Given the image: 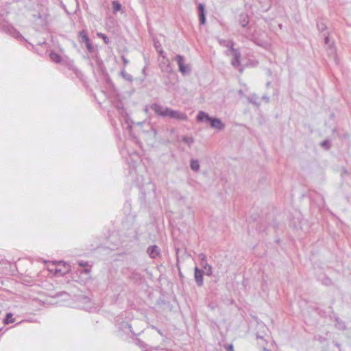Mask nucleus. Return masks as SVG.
<instances>
[{"instance_id":"1","label":"nucleus","mask_w":351,"mask_h":351,"mask_svg":"<svg viewBox=\"0 0 351 351\" xmlns=\"http://www.w3.org/2000/svg\"><path fill=\"white\" fill-rule=\"evenodd\" d=\"M198 122L209 123L213 128L222 130L225 128L224 123L219 118H213L204 111H199L197 115Z\"/></svg>"},{"instance_id":"2","label":"nucleus","mask_w":351,"mask_h":351,"mask_svg":"<svg viewBox=\"0 0 351 351\" xmlns=\"http://www.w3.org/2000/svg\"><path fill=\"white\" fill-rule=\"evenodd\" d=\"M0 30L14 38H23L21 34L10 23L6 21L2 14L0 15Z\"/></svg>"},{"instance_id":"3","label":"nucleus","mask_w":351,"mask_h":351,"mask_svg":"<svg viewBox=\"0 0 351 351\" xmlns=\"http://www.w3.org/2000/svg\"><path fill=\"white\" fill-rule=\"evenodd\" d=\"M23 38H18V40H24L27 43L28 46L27 47L30 49L29 47H32V49H35L36 53L40 55V56H44L46 55L49 56V53L51 50H49V44L47 43L45 41L38 43L36 46L32 45V43H29L27 40L25 39V38L22 36Z\"/></svg>"},{"instance_id":"4","label":"nucleus","mask_w":351,"mask_h":351,"mask_svg":"<svg viewBox=\"0 0 351 351\" xmlns=\"http://www.w3.org/2000/svg\"><path fill=\"white\" fill-rule=\"evenodd\" d=\"M77 38L79 43L82 45H84L88 54H93L95 51V47H93V43L86 30H82L79 32Z\"/></svg>"},{"instance_id":"5","label":"nucleus","mask_w":351,"mask_h":351,"mask_svg":"<svg viewBox=\"0 0 351 351\" xmlns=\"http://www.w3.org/2000/svg\"><path fill=\"white\" fill-rule=\"evenodd\" d=\"M150 108L155 112L156 115L162 117H167L168 112L167 110L169 109V108L163 107L162 106L158 103L152 104L150 106Z\"/></svg>"},{"instance_id":"6","label":"nucleus","mask_w":351,"mask_h":351,"mask_svg":"<svg viewBox=\"0 0 351 351\" xmlns=\"http://www.w3.org/2000/svg\"><path fill=\"white\" fill-rule=\"evenodd\" d=\"M168 112L167 117L175 119L179 121H186L188 119L187 115L182 112L175 110L169 108L167 110Z\"/></svg>"},{"instance_id":"7","label":"nucleus","mask_w":351,"mask_h":351,"mask_svg":"<svg viewBox=\"0 0 351 351\" xmlns=\"http://www.w3.org/2000/svg\"><path fill=\"white\" fill-rule=\"evenodd\" d=\"M175 60L177 62L179 71L182 74L185 75L191 71L189 66H186L184 63V57L181 55H177L175 57Z\"/></svg>"},{"instance_id":"8","label":"nucleus","mask_w":351,"mask_h":351,"mask_svg":"<svg viewBox=\"0 0 351 351\" xmlns=\"http://www.w3.org/2000/svg\"><path fill=\"white\" fill-rule=\"evenodd\" d=\"M67 69L72 71L77 78L82 80L83 73L75 66L73 60L67 61Z\"/></svg>"},{"instance_id":"9","label":"nucleus","mask_w":351,"mask_h":351,"mask_svg":"<svg viewBox=\"0 0 351 351\" xmlns=\"http://www.w3.org/2000/svg\"><path fill=\"white\" fill-rule=\"evenodd\" d=\"M232 53V55L233 56V58L231 61V64L234 68H238L241 66V52L240 51L237 49L236 50H233Z\"/></svg>"},{"instance_id":"10","label":"nucleus","mask_w":351,"mask_h":351,"mask_svg":"<svg viewBox=\"0 0 351 351\" xmlns=\"http://www.w3.org/2000/svg\"><path fill=\"white\" fill-rule=\"evenodd\" d=\"M194 278L197 285L202 287L203 285V274L202 271L197 267H195L194 269Z\"/></svg>"},{"instance_id":"11","label":"nucleus","mask_w":351,"mask_h":351,"mask_svg":"<svg viewBox=\"0 0 351 351\" xmlns=\"http://www.w3.org/2000/svg\"><path fill=\"white\" fill-rule=\"evenodd\" d=\"M160 250L158 246L154 245L147 248V252L152 258H156L160 254Z\"/></svg>"},{"instance_id":"12","label":"nucleus","mask_w":351,"mask_h":351,"mask_svg":"<svg viewBox=\"0 0 351 351\" xmlns=\"http://www.w3.org/2000/svg\"><path fill=\"white\" fill-rule=\"evenodd\" d=\"M199 18L200 25H204L206 23V13L204 5L202 3L198 5Z\"/></svg>"},{"instance_id":"13","label":"nucleus","mask_w":351,"mask_h":351,"mask_svg":"<svg viewBox=\"0 0 351 351\" xmlns=\"http://www.w3.org/2000/svg\"><path fill=\"white\" fill-rule=\"evenodd\" d=\"M324 43L327 46V50L328 51V53L331 55H334L335 53V48L334 46V43L330 42L328 36H325Z\"/></svg>"},{"instance_id":"14","label":"nucleus","mask_w":351,"mask_h":351,"mask_svg":"<svg viewBox=\"0 0 351 351\" xmlns=\"http://www.w3.org/2000/svg\"><path fill=\"white\" fill-rule=\"evenodd\" d=\"M219 44L223 46L228 48V49L232 52L233 50H236L237 49L234 48V42L232 40H226L223 39H221L219 40Z\"/></svg>"},{"instance_id":"15","label":"nucleus","mask_w":351,"mask_h":351,"mask_svg":"<svg viewBox=\"0 0 351 351\" xmlns=\"http://www.w3.org/2000/svg\"><path fill=\"white\" fill-rule=\"evenodd\" d=\"M49 56L51 59V60L56 63H60L62 61V57L61 56L53 50L50 51L49 53Z\"/></svg>"},{"instance_id":"16","label":"nucleus","mask_w":351,"mask_h":351,"mask_svg":"<svg viewBox=\"0 0 351 351\" xmlns=\"http://www.w3.org/2000/svg\"><path fill=\"white\" fill-rule=\"evenodd\" d=\"M247 99L250 103L254 104L257 107H258L261 105V103L259 101V97L255 94H253L251 96H250Z\"/></svg>"},{"instance_id":"17","label":"nucleus","mask_w":351,"mask_h":351,"mask_svg":"<svg viewBox=\"0 0 351 351\" xmlns=\"http://www.w3.org/2000/svg\"><path fill=\"white\" fill-rule=\"evenodd\" d=\"M335 328L339 330H344L346 329L345 323L342 320H341L339 317H335Z\"/></svg>"},{"instance_id":"18","label":"nucleus","mask_w":351,"mask_h":351,"mask_svg":"<svg viewBox=\"0 0 351 351\" xmlns=\"http://www.w3.org/2000/svg\"><path fill=\"white\" fill-rule=\"evenodd\" d=\"M15 321V319L13 318V314L12 313H6V315L3 319V323L5 324H9L14 323Z\"/></svg>"},{"instance_id":"19","label":"nucleus","mask_w":351,"mask_h":351,"mask_svg":"<svg viewBox=\"0 0 351 351\" xmlns=\"http://www.w3.org/2000/svg\"><path fill=\"white\" fill-rule=\"evenodd\" d=\"M121 77H122L123 79H125V80L126 81H128V82H132V81H133V77H132L130 74H129V73H128L126 72V71H125V68H123V69L121 70Z\"/></svg>"},{"instance_id":"20","label":"nucleus","mask_w":351,"mask_h":351,"mask_svg":"<svg viewBox=\"0 0 351 351\" xmlns=\"http://www.w3.org/2000/svg\"><path fill=\"white\" fill-rule=\"evenodd\" d=\"M190 167L193 171H197L199 169V161L197 160H191Z\"/></svg>"},{"instance_id":"21","label":"nucleus","mask_w":351,"mask_h":351,"mask_svg":"<svg viewBox=\"0 0 351 351\" xmlns=\"http://www.w3.org/2000/svg\"><path fill=\"white\" fill-rule=\"evenodd\" d=\"M164 64H166L165 68H162V71L163 72H166L168 73H170L173 71V69L171 66V64L169 62V60L168 59L166 60V61L164 62Z\"/></svg>"},{"instance_id":"22","label":"nucleus","mask_w":351,"mask_h":351,"mask_svg":"<svg viewBox=\"0 0 351 351\" xmlns=\"http://www.w3.org/2000/svg\"><path fill=\"white\" fill-rule=\"evenodd\" d=\"M113 12L114 13L119 12L121 9V4L118 1H113L112 3Z\"/></svg>"},{"instance_id":"23","label":"nucleus","mask_w":351,"mask_h":351,"mask_svg":"<svg viewBox=\"0 0 351 351\" xmlns=\"http://www.w3.org/2000/svg\"><path fill=\"white\" fill-rule=\"evenodd\" d=\"M202 267L206 270V275H207L208 276L212 275L213 269H212V267L210 265H208L207 263H205V264L203 265Z\"/></svg>"},{"instance_id":"24","label":"nucleus","mask_w":351,"mask_h":351,"mask_svg":"<svg viewBox=\"0 0 351 351\" xmlns=\"http://www.w3.org/2000/svg\"><path fill=\"white\" fill-rule=\"evenodd\" d=\"M317 27L319 32H324L326 29V25L323 21H318L317 23Z\"/></svg>"},{"instance_id":"25","label":"nucleus","mask_w":351,"mask_h":351,"mask_svg":"<svg viewBox=\"0 0 351 351\" xmlns=\"http://www.w3.org/2000/svg\"><path fill=\"white\" fill-rule=\"evenodd\" d=\"M182 141L188 145H191L194 142L193 137L183 136Z\"/></svg>"},{"instance_id":"26","label":"nucleus","mask_w":351,"mask_h":351,"mask_svg":"<svg viewBox=\"0 0 351 351\" xmlns=\"http://www.w3.org/2000/svg\"><path fill=\"white\" fill-rule=\"evenodd\" d=\"M98 37L103 39L105 44H108L110 43V40L104 34L102 33H97V34Z\"/></svg>"},{"instance_id":"27","label":"nucleus","mask_w":351,"mask_h":351,"mask_svg":"<svg viewBox=\"0 0 351 351\" xmlns=\"http://www.w3.org/2000/svg\"><path fill=\"white\" fill-rule=\"evenodd\" d=\"M199 258H200V261H201V265L202 266L203 265L205 264V263H206V256L204 254H202L201 253L199 255Z\"/></svg>"},{"instance_id":"28","label":"nucleus","mask_w":351,"mask_h":351,"mask_svg":"<svg viewBox=\"0 0 351 351\" xmlns=\"http://www.w3.org/2000/svg\"><path fill=\"white\" fill-rule=\"evenodd\" d=\"M136 343L141 348H145V343L139 339H136Z\"/></svg>"},{"instance_id":"29","label":"nucleus","mask_w":351,"mask_h":351,"mask_svg":"<svg viewBox=\"0 0 351 351\" xmlns=\"http://www.w3.org/2000/svg\"><path fill=\"white\" fill-rule=\"evenodd\" d=\"M121 59H122L123 64H124L123 68H125L126 66V65L129 64V60L124 56H122Z\"/></svg>"},{"instance_id":"30","label":"nucleus","mask_w":351,"mask_h":351,"mask_svg":"<svg viewBox=\"0 0 351 351\" xmlns=\"http://www.w3.org/2000/svg\"><path fill=\"white\" fill-rule=\"evenodd\" d=\"M262 99L265 101V103H269V97L267 95H263Z\"/></svg>"},{"instance_id":"31","label":"nucleus","mask_w":351,"mask_h":351,"mask_svg":"<svg viewBox=\"0 0 351 351\" xmlns=\"http://www.w3.org/2000/svg\"><path fill=\"white\" fill-rule=\"evenodd\" d=\"M79 265L82 267H87L88 265V262H84V261H81V262H79Z\"/></svg>"},{"instance_id":"32","label":"nucleus","mask_w":351,"mask_h":351,"mask_svg":"<svg viewBox=\"0 0 351 351\" xmlns=\"http://www.w3.org/2000/svg\"><path fill=\"white\" fill-rule=\"evenodd\" d=\"M81 299L82 300L83 302H88L89 301V299L88 297H85V296H81Z\"/></svg>"},{"instance_id":"33","label":"nucleus","mask_w":351,"mask_h":351,"mask_svg":"<svg viewBox=\"0 0 351 351\" xmlns=\"http://www.w3.org/2000/svg\"><path fill=\"white\" fill-rule=\"evenodd\" d=\"M266 73H267V74L269 76H271V75H272V72H271V69H267Z\"/></svg>"},{"instance_id":"34","label":"nucleus","mask_w":351,"mask_h":351,"mask_svg":"<svg viewBox=\"0 0 351 351\" xmlns=\"http://www.w3.org/2000/svg\"><path fill=\"white\" fill-rule=\"evenodd\" d=\"M84 271L86 274H89L90 272V269L89 268H84Z\"/></svg>"},{"instance_id":"35","label":"nucleus","mask_w":351,"mask_h":351,"mask_svg":"<svg viewBox=\"0 0 351 351\" xmlns=\"http://www.w3.org/2000/svg\"><path fill=\"white\" fill-rule=\"evenodd\" d=\"M125 326H127V327L130 329V332H132V330H131L132 326H131V325H130V324H128V323H125Z\"/></svg>"},{"instance_id":"36","label":"nucleus","mask_w":351,"mask_h":351,"mask_svg":"<svg viewBox=\"0 0 351 351\" xmlns=\"http://www.w3.org/2000/svg\"><path fill=\"white\" fill-rule=\"evenodd\" d=\"M328 144V142L327 141H324L322 143V146H327Z\"/></svg>"},{"instance_id":"37","label":"nucleus","mask_w":351,"mask_h":351,"mask_svg":"<svg viewBox=\"0 0 351 351\" xmlns=\"http://www.w3.org/2000/svg\"><path fill=\"white\" fill-rule=\"evenodd\" d=\"M63 293H64V291H63V292H58V293H57L55 295V296H56V297H59V296L62 295Z\"/></svg>"},{"instance_id":"38","label":"nucleus","mask_w":351,"mask_h":351,"mask_svg":"<svg viewBox=\"0 0 351 351\" xmlns=\"http://www.w3.org/2000/svg\"><path fill=\"white\" fill-rule=\"evenodd\" d=\"M247 23H248V21H243L242 22V26H243V27H245V26H246V25H247Z\"/></svg>"},{"instance_id":"39","label":"nucleus","mask_w":351,"mask_h":351,"mask_svg":"<svg viewBox=\"0 0 351 351\" xmlns=\"http://www.w3.org/2000/svg\"><path fill=\"white\" fill-rule=\"evenodd\" d=\"M228 348L230 351H233V346L232 344L229 345Z\"/></svg>"},{"instance_id":"40","label":"nucleus","mask_w":351,"mask_h":351,"mask_svg":"<svg viewBox=\"0 0 351 351\" xmlns=\"http://www.w3.org/2000/svg\"><path fill=\"white\" fill-rule=\"evenodd\" d=\"M157 51L159 52V53H160L161 56H162V54L164 53V51H163L162 49H160V50L158 49V50H157Z\"/></svg>"},{"instance_id":"41","label":"nucleus","mask_w":351,"mask_h":351,"mask_svg":"<svg viewBox=\"0 0 351 351\" xmlns=\"http://www.w3.org/2000/svg\"><path fill=\"white\" fill-rule=\"evenodd\" d=\"M144 110H145V113H146V114H147V113L149 112V108H148V107H147V106H146Z\"/></svg>"},{"instance_id":"42","label":"nucleus","mask_w":351,"mask_h":351,"mask_svg":"<svg viewBox=\"0 0 351 351\" xmlns=\"http://www.w3.org/2000/svg\"><path fill=\"white\" fill-rule=\"evenodd\" d=\"M62 8L66 11V6L63 3H62Z\"/></svg>"},{"instance_id":"43","label":"nucleus","mask_w":351,"mask_h":351,"mask_svg":"<svg viewBox=\"0 0 351 351\" xmlns=\"http://www.w3.org/2000/svg\"><path fill=\"white\" fill-rule=\"evenodd\" d=\"M60 263H62L63 266H66V261H60Z\"/></svg>"},{"instance_id":"44","label":"nucleus","mask_w":351,"mask_h":351,"mask_svg":"<svg viewBox=\"0 0 351 351\" xmlns=\"http://www.w3.org/2000/svg\"><path fill=\"white\" fill-rule=\"evenodd\" d=\"M271 85V82H267L266 84V86L268 88Z\"/></svg>"},{"instance_id":"45","label":"nucleus","mask_w":351,"mask_h":351,"mask_svg":"<svg viewBox=\"0 0 351 351\" xmlns=\"http://www.w3.org/2000/svg\"><path fill=\"white\" fill-rule=\"evenodd\" d=\"M155 47L156 48L157 50H158L159 45H157L156 43H155Z\"/></svg>"},{"instance_id":"46","label":"nucleus","mask_w":351,"mask_h":351,"mask_svg":"<svg viewBox=\"0 0 351 351\" xmlns=\"http://www.w3.org/2000/svg\"><path fill=\"white\" fill-rule=\"evenodd\" d=\"M263 351H269V350L268 349H267V348H264L263 349Z\"/></svg>"},{"instance_id":"47","label":"nucleus","mask_w":351,"mask_h":351,"mask_svg":"<svg viewBox=\"0 0 351 351\" xmlns=\"http://www.w3.org/2000/svg\"><path fill=\"white\" fill-rule=\"evenodd\" d=\"M239 71H240L241 73V72H243V69H241H241H239Z\"/></svg>"},{"instance_id":"48","label":"nucleus","mask_w":351,"mask_h":351,"mask_svg":"<svg viewBox=\"0 0 351 351\" xmlns=\"http://www.w3.org/2000/svg\"><path fill=\"white\" fill-rule=\"evenodd\" d=\"M1 330H2V328H0V332L1 331Z\"/></svg>"}]
</instances>
